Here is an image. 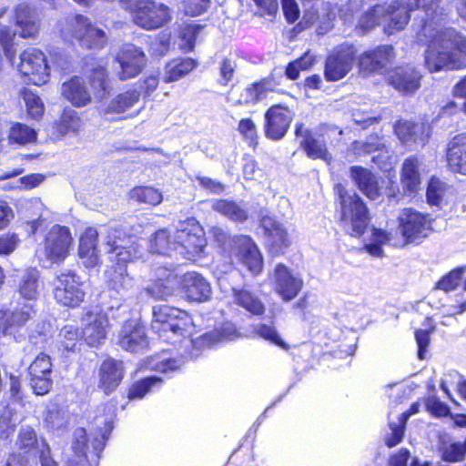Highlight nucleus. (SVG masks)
Instances as JSON below:
<instances>
[{"label": "nucleus", "instance_id": "obj_1", "mask_svg": "<svg viewBox=\"0 0 466 466\" xmlns=\"http://www.w3.org/2000/svg\"><path fill=\"white\" fill-rule=\"evenodd\" d=\"M439 25L423 20L418 33L435 51L431 70L466 68V36L451 27L438 29Z\"/></svg>", "mask_w": 466, "mask_h": 466}, {"label": "nucleus", "instance_id": "obj_2", "mask_svg": "<svg viewBox=\"0 0 466 466\" xmlns=\"http://www.w3.org/2000/svg\"><path fill=\"white\" fill-rule=\"evenodd\" d=\"M411 0H393L390 4H376L365 11L359 18L357 28L366 34L386 20L383 32L388 35L402 31L410 20L413 10H409Z\"/></svg>", "mask_w": 466, "mask_h": 466}, {"label": "nucleus", "instance_id": "obj_3", "mask_svg": "<svg viewBox=\"0 0 466 466\" xmlns=\"http://www.w3.org/2000/svg\"><path fill=\"white\" fill-rule=\"evenodd\" d=\"M151 328L160 338L166 340L174 339V343L191 339L194 321L191 315L179 308L167 304L156 305L152 308Z\"/></svg>", "mask_w": 466, "mask_h": 466}, {"label": "nucleus", "instance_id": "obj_4", "mask_svg": "<svg viewBox=\"0 0 466 466\" xmlns=\"http://www.w3.org/2000/svg\"><path fill=\"white\" fill-rule=\"evenodd\" d=\"M339 224L350 237L364 235L370 221V210L364 200L357 194H349L345 187L338 184Z\"/></svg>", "mask_w": 466, "mask_h": 466}, {"label": "nucleus", "instance_id": "obj_5", "mask_svg": "<svg viewBox=\"0 0 466 466\" xmlns=\"http://www.w3.org/2000/svg\"><path fill=\"white\" fill-rule=\"evenodd\" d=\"M211 233L214 240L219 245H223L229 239L228 257L234 255L253 276H258L262 273L264 268L263 255L249 235L237 234L230 237L223 228L218 227L213 228Z\"/></svg>", "mask_w": 466, "mask_h": 466}, {"label": "nucleus", "instance_id": "obj_6", "mask_svg": "<svg viewBox=\"0 0 466 466\" xmlns=\"http://www.w3.org/2000/svg\"><path fill=\"white\" fill-rule=\"evenodd\" d=\"M61 35L69 44H78L86 49H101L106 42L105 32L94 26L91 20L83 15H76L70 19L61 30Z\"/></svg>", "mask_w": 466, "mask_h": 466}, {"label": "nucleus", "instance_id": "obj_7", "mask_svg": "<svg viewBox=\"0 0 466 466\" xmlns=\"http://www.w3.org/2000/svg\"><path fill=\"white\" fill-rule=\"evenodd\" d=\"M36 315L34 303H23L13 309H0V335L12 338L16 342L22 341Z\"/></svg>", "mask_w": 466, "mask_h": 466}, {"label": "nucleus", "instance_id": "obj_8", "mask_svg": "<svg viewBox=\"0 0 466 466\" xmlns=\"http://www.w3.org/2000/svg\"><path fill=\"white\" fill-rule=\"evenodd\" d=\"M52 294L56 303L67 309L79 308L86 298L84 283L73 270L61 272L55 278Z\"/></svg>", "mask_w": 466, "mask_h": 466}, {"label": "nucleus", "instance_id": "obj_9", "mask_svg": "<svg viewBox=\"0 0 466 466\" xmlns=\"http://www.w3.org/2000/svg\"><path fill=\"white\" fill-rule=\"evenodd\" d=\"M175 246L183 258L195 260L202 257L207 246L203 227L195 218H187L175 233Z\"/></svg>", "mask_w": 466, "mask_h": 466}, {"label": "nucleus", "instance_id": "obj_10", "mask_svg": "<svg viewBox=\"0 0 466 466\" xmlns=\"http://www.w3.org/2000/svg\"><path fill=\"white\" fill-rule=\"evenodd\" d=\"M398 229L405 244H420L433 231V218L428 213L405 208L398 217Z\"/></svg>", "mask_w": 466, "mask_h": 466}, {"label": "nucleus", "instance_id": "obj_11", "mask_svg": "<svg viewBox=\"0 0 466 466\" xmlns=\"http://www.w3.org/2000/svg\"><path fill=\"white\" fill-rule=\"evenodd\" d=\"M357 59V48L351 43H342L335 46L324 61L323 75L328 82H337L352 70Z\"/></svg>", "mask_w": 466, "mask_h": 466}, {"label": "nucleus", "instance_id": "obj_12", "mask_svg": "<svg viewBox=\"0 0 466 466\" xmlns=\"http://www.w3.org/2000/svg\"><path fill=\"white\" fill-rule=\"evenodd\" d=\"M135 25L145 30H156L171 20L168 6L154 0H137L131 10Z\"/></svg>", "mask_w": 466, "mask_h": 466}, {"label": "nucleus", "instance_id": "obj_13", "mask_svg": "<svg viewBox=\"0 0 466 466\" xmlns=\"http://www.w3.org/2000/svg\"><path fill=\"white\" fill-rule=\"evenodd\" d=\"M18 71L26 77L25 82L42 86L48 81L49 66L45 53L36 47H27L20 54Z\"/></svg>", "mask_w": 466, "mask_h": 466}, {"label": "nucleus", "instance_id": "obj_14", "mask_svg": "<svg viewBox=\"0 0 466 466\" xmlns=\"http://www.w3.org/2000/svg\"><path fill=\"white\" fill-rule=\"evenodd\" d=\"M423 75L410 63L401 64L389 68L385 73V81L404 96H413L421 86Z\"/></svg>", "mask_w": 466, "mask_h": 466}, {"label": "nucleus", "instance_id": "obj_15", "mask_svg": "<svg viewBox=\"0 0 466 466\" xmlns=\"http://www.w3.org/2000/svg\"><path fill=\"white\" fill-rule=\"evenodd\" d=\"M73 237L69 227L53 225L43 239L45 257L52 263L60 264L69 255Z\"/></svg>", "mask_w": 466, "mask_h": 466}, {"label": "nucleus", "instance_id": "obj_16", "mask_svg": "<svg viewBox=\"0 0 466 466\" xmlns=\"http://www.w3.org/2000/svg\"><path fill=\"white\" fill-rule=\"evenodd\" d=\"M293 118L294 112L287 104L271 105L264 112V136L272 141L281 140L289 130Z\"/></svg>", "mask_w": 466, "mask_h": 466}, {"label": "nucleus", "instance_id": "obj_17", "mask_svg": "<svg viewBox=\"0 0 466 466\" xmlns=\"http://www.w3.org/2000/svg\"><path fill=\"white\" fill-rule=\"evenodd\" d=\"M82 340L91 348L105 342L110 329L107 314L102 310H86L80 317Z\"/></svg>", "mask_w": 466, "mask_h": 466}, {"label": "nucleus", "instance_id": "obj_18", "mask_svg": "<svg viewBox=\"0 0 466 466\" xmlns=\"http://www.w3.org/2000/svg\"><path fill=\"white\" fill-rule=\"evenodd\" d=\"M396 57L392 45H379L357 55L359 73L363 76L381 73Z\"/></svg>", "mask_w": 466, "mask_h": 466}, {"label": "nucleus", "instance_id": "obj_19", "mask_svg": "<svg viewBox=\"0 0 466 466\" xmlns=\"http://www.w3.org/2000/svg\"><path fill=\"white\" fill-rule=\"evenodd\" d=\"M82 73L86 76L95 97L102 99L109 93L110 78L103 59L86 56L83 58Z\"/></svg>", "mask_w": 466, "mask_h": 466}, {"label": "nucleus", "instance_id": "obj_20", "mask_svg": "<svg viewBox=\"0 0 466 466\" xmlns=\"http://www.w3.org/2000/svg\"><path fill=\"white\" fill-rule=\"evenodd\" d=\"M259 226L267 238L266 248L269 256L275 258L284 255L291 244L287 229L268 215L260 216Z\"/></svg>", "mask_w": 466, "mask_h": 466}, {"label": "nucleus", "instance_id": "obj_21", "mask_svg": "<svg viewBox=\"0 0 466 466\" xmlns=\"http://www.w3.org/2000/svg\"><path fill=\"white\" fill-rule=\"evenodd\" d=\"M116 61L119 64L117 77L125 81L137 76L147 64V56L144 51L133 45H124L116 53Z\"/></svg>", "mask_w": 466, "mask_h": 466}, {"label": "nucleus", "instance_id": "obj_22", "mask_svg": "<svg viewBox=\"0 0 466 466\" xmlns=\"http://www.w3.org/2000/svg\"><path fill=\"white\" fill-rule=\"evenodd\" d=\"M177 284L178 285V274L176 269L159 266L154 269L153 279L144 291L154 300H167L174 295Z\"/></svg>", "mask_w": 466, "mask_h": 466}, {"label": "nucleus", "instance_id": "obj_23", "mask_svg": "<svg viewBox=\"0 0 466 466\" xmlns=\"http://www.w3.org/2000/svg\"><path fill=\"white\" fill-rule=\"evenodd\" d=\"M125 364L121 360L106 358L98 368L97 387L106 394L114 392L125 378Z\"/></svg>", "mask_w": 466, "mask_h": 466}, {"label": "nucleus", "instance_id": "obj_24", "mask_svg": "<svg viewBox=\"0 0 466 466\" xmlns=\"http://www.w3.org/2000/svg\"><path fill=\"white\" fill-rule=\"evenodd\" d=\"M276 292L283 301H291L302 290L304 281L301 277L294 275L290 268L283 263H278L274 268Z\"/></svg>", "mask_w": 466, "mask_h": 466}, {"label": "nucleus", "instance_id": "obj_25", "mask_svg": "<svg viewBox=\"0 0 466 466\" xmlns=\"http://www.w3.org/2000/svg\"><path fill=\"white\" fill-rule=\"evenodd\" d=\"M178 289L188 301L204 302L211 296L210 284L196 271H187L178 276Z\"/></svg>", "mask_w": 466, "mask_h": 466}, {"label": "nucleus", "instance_id": "obj_26", "mask_svg": "<svg viewBox=\"0 0 466 466\" xmlns=\"http://www.w3.org/2000/svg\"><path fill=\"white\" fill-rule=\"evenodd\" d=\"M117 344L127 351L137 352L147 344L146 328L139 321L128 319L121 326Z\"/></svg>", "mask_w": 466, "mask_h": 466}, {"label": "nucleus", "instance_id": "obj_27", "mask_svg": "<svg viewBox=\"0 0 466 466\" xmlns=\"http://www.w3.org/2000/svg\"><path fill=\"white\" fill-rule=\"evenodd\" d=\"M392 129L405 147L424 146L429 140V134L423 123L399 118L394 122Z\"/></svg>", "mask_w": 466, "mask_h": 466}, {"label": "nucleus", "instance_id": "obj_28", "mask_svg": "<svg viewBox=\"0 0 466 466\" xmlns=\"http://www.w3.org/2000/svg\"><path fill=\"white\" fill-rule=\"evenodd\" d=\"M444 156L449 171L466 176V133H459L449 140Z\"/></svg>", "mask_w": 466, "mask_h": 466}, {"label": "nucleus", "instance_id": "obj_29", "mask_svg": "<svg viewBox=\"0 0 466 466\" xmlns=\"http://www.w3.org/2000/svg\"><path fill=\"white\" fill-rule=\"evenodd\" d=\"M98 240V231L93 227L86 228L79 237L77 254L87 268H95L100 263Z\"/></svg>", "mask_w": 466, "mask_h": 466}, {"label": "nucleus", "instance_id": "obj_30", "mask_svg": "<svg viewBox=\"0 0 466 466\" xmlns=\"http://www.w3.org/2000/svg\"><path fill=\"white\" fill-rule=\"evenodd\" d=\"M417 156L406 157L400 167V183L408 197H414L420 188L421 177Z\"/></svg>", "mask_w": 466, "mask_h": 466}, {"label": "nucleus", "instance_id": "obj_31", "mask_svg": "<svg viewBox=\"0 0 466 466\" xmlns=\"http://www.w3.org/2000/svg\"><path fill=\"white\" fill-rule=\"evenodd\" d=\"M62 96L74 106L81 107L92 101L91 93L86 86L84 79L79 76H73L62 84Z\"/></svg>", "mask_w": 466, "mask_h": 466}, {"label": "nucleus", "instance_id": "obj_32", "mask_svg": "<svg viewBox=\"0 0 466 466\" xmlns=\"http://www.w3.org/2000/svg\"><path fill=\"white\" fill-rule=\"evenodd\" d=\"M350 177L358 188L370 199L375 200L380 195L378 177L369 169L361 166H352L350 168Z\"/></svg>", "mask_w": 466, "mask_h": 466}, {"label": "nucleus", "instance_id": "obj_33", "mask_svg": "<svg viewBox=\"0 0 466 466\" xmlns=\"http://www.w3.org/2000/svg\"><path fill=\"white\" fill-rule=\"evenodd\" d=\"M198 61L189 56H176L168 60L164 67L163 81L172 83L182 79L198 66Z\"/></svg>", "mask_w": 466, "mask_h": 466}, {"label": "nucleus", "instance_id": "obj_34", "mask_svg": "<svg viewBox=\"0 0 466 466\" xmlns=\"http://www.w3.org/2000/svg\"><path fill=\"white\" fill-rule=\"evenodd\" d=\"M16 291L25 303L35 304L40 294V274L36 268H28L24 272Z\"/></svg>", "mask_w": 466, "mask_h": 466}, {"label": "nucleus", "instance_id": "obj_35", "mask_svg": "<svg viewBox=\"0 0 466 466\" xmlns=\"http://www.w3.org/2000/svg\"><path fill=\"white\" fill-rule=\"evenodd\" d=\"M233 302L252 316L261 317L266 312V306L251 290L240 288L232 289Z\"/></svg>", "mask_w": 466, "mask_h": 466}, {"label": "nucleus", "instance_id": "obj_36", "mask_svg": "<svg viewBox=\"0 0 466 466\" xmlns=\"http://www.w3.org/2000/svg\"><path fill=\"white\" fill-rule=\"evenodd\" d=\"M215 212L221 214L236 223H244L248 218V212L237 201L228 198L216 199L211 206Z\"/></svg>", "mask_w": 466, "mask_h": 466}, {"label": "nucleus", "instance_id": "obj_37", "mask_svg": "<svg viewBox=\"0 0 466 466\" xmlns=\"http://www.w3.org/2000/svg\"><path fill=\"white\" fill-rule=\"evenodd\" d=\"M443 0H411L409 10L421 8L425 14L423 20L431 24H441L446 17L445 8L442 5Z\"/></svg>", "mask_w": 466, "mask_h": 466}, {"label": "nucleus", "instance_id": "obj_38", "mask_svg": "<svg viewBox=\"0 0 466 466\" xmlns=\"http://www.w3.org/2000/svg\"><path fill=\"white\" fill-rule=\"evenodd\" d=\"M299 147L310 159L327 160L330 157L326 142L316 137L309 129L305 130L304 137L299 142Z\"/></svg>", "mask_w": 466, "mask_h": 466}, {"label": "nucleus", "instance_id": "obj_39", "mask_svg": "<svg viewBox=\"0 0 466 466\" xmlns=\"http://www.w3.org/2000/svg\"><path fill=\"white\" fill-rule=\"evenodd\" d=\"M128 199L139 205L156 207L163 201V195L154 187L136 186L128 191Z\"/></svg>", "mask_w": 466, "mask_h": 466}, {"label": "nucleus", "instance_id": "obj_40", "mask_svg": "<svg viewBox=\"0 0 466 466\" xmlns=\"http://www.w3.org/2000/svg\"><path fill=\"white\" fill-rule=\"evenodd\" d=\"M205 25L194 22L182 25L177 31L178 48L183 54L194 51L197 38Z\"/></svg>", "mask_w": 466, "mask_h": 466}, {"label": "nucleus", "instance_id": "obj_41", "mask_svg": "<svg viewBox=\"0 0 466 466\" xmlns=\"http://www.w3.org/2000/svg\"><path fill=\"white\" fill-rule=\"evenodd\" d=\"M162 383L163 380L157 376H148L137 380L129 385L127 396L129 400L143 399L154 387H160Z\"/></svg>", "mask_w": 466, "mask_h": 466}, {"label": "nucleus", "instance_id": "obj_42", "mask_svg": "<svg viewBox=\"0 0 466 466\" xmlns=\"http://www.w3.org/2000/svg\"><path fill=\"white\" fill-rule=\"evenodd\" d=\"M7 139L10 145L24 146L28 143L35 142L37 139V133L34 128L29 127L27 125L15 122L9 129Z\"/></svg>", "mask_w": 466, "mask_h": 466}, {"label": "nucleus", "instance_id": "obj_43", "mask_svg": "<svg viewBox=\"0 0 466 466\" xmlns=\"http://www.w3.org/2000/svg\"><path fill=\"white\" fill-rule=\"evenodd\" d=\"M108 253L115 254V258L113 260L114 268L115 269L118 268L120 270V275L125 277L127 276L126 268L127 264L133 262L137 257V246L136 242H134L114 251H109Z\"/></svg>", "mask_w": 466, "mask_h": 466}, {"label": "nucleus", "instance_id": "obj_44", "mask_svg": "<svg viewBox=\"0 0 466 466\" xmlns=\"http://www.w3.org/2000/svg\"><path fill=\"white\" fill-rule=\"evenodd\" d=\"M135 237L127 232L122 227H112L108 229L106 237V245L109 251L127 246L135 242Z\"/></svg>", "mask_w": 466, "mask_h": 466}, {"label": "nucleus", "instance_id": "obj_45", "mask_svg": "<svg viewBox=\"0 0 466 466\" xmlns=\"http://www.w3.org/2000/svg\"><path fill=\"white\" fill-rule=\"evenodd\" d=\"M60 348L65 352H74L82 340L79 328L74 325H65L59 332Z\"/></svg>", "mask_w": 466, "mask_h": 466}, {"label": "nucleus", "instance_id": "obj_46", "mask_svg": "<svg viewBox=\"0 0 466 466\" xmlns=\"http://www.w3.org/2000/svg\"><path fill=\"white\" fill-rule=\"evenodd\" d=\"M237 130L249 147L255 150L258 147L259 135L257 125L251 117L239 119Z\"/></svg>", "mask_w": 466, "mask_h": 466}, {"label": "nucleus", "instance_id": "obj_47", "mask_svg": "<svg viewBox=\"0 0 466 466\" xmlns=\"http://www.w3.org/2000/svg\"><path fill=\"white\" fill-rule=\"evenodd\" d=\"M175 246V237L172 238L167 228L157 229L150 239V248L157 254L165 255L171 249L176 250Z\"/></svg>", "mask_w": 466, "mask_h": 466}, {"label": "nucleus", "instance_id": "obj_48", "mask_svg": "<svg viewBox=\"0 0 466 466\" xmlns=\"http://www.w3.org/2000/svg\"><path fill=\"white\" fill-rule=\"evenodd\" d=\"M255 332L260 339L268 341L270 344L275 345L283 350L288 351L290 350L289 344L282 339L278 329L274 325L260 323L258 325Z\"/></svg>", "mask_w": 466, "mask_h": 466}, {"label": "nucleus", "instance_id": "obj_49", "mask_svg": "<svg viewBox=\"0 0 466 466\" xmlns=\"http://www.w3.org/2000/svg\"><path fill=\"white\" fill-rule=\"evenodd\" d=\"M138 101V95L134 91L120 93L116 96L106 107L107 113H123Z\"/></svg>", "mask_w": 466, "mask_h": 466}, {"label": "nucleus", "instance_id": "obj_50", "mask_svg": "<svg viewBox=\"0 0 466 466\" xmlns=\"http://www.w3.org/2000/svg\"><path fill=\"white\" fill-rule=\"evenodd\" d=\"M423 325L427 326V329H418L414 332L416 343L418 345V358L423 360L425 352L431 342V335L435 330V325L431 317H426Z\"/></svg>", "mask_w": 466, "mask_h": 466}, {"label": "nucleus", "instance_id": "obj_51", "mask_svg": "<svg viewBox=\"0 0 466 466\" xmlns=\"http://www.w3.org/2000/svg\"><path fill=\"white\" fill-rule=\"evenodd\" d=\"M464 270L463 267L452 268L435 283L433 289L446 293L455 290L460 285Z\"/></svg>", "mask_w": 466, "mask_h": 466}, {"label": "nucleus", "instance_id": "obj_52", "mask_svg": "<svg viewBox=\"0 0 466 466\" xmlns=\"http://www.w3.org/2000/svg\"><path fill=\"white\" fill-rule=\"evenodd\" d=\"M80 116L75 110L71 108H65L56 121V126L59 133L66 134L70 131H77L80 127Z\"/></svg>", "mask_w": 466, "mask_h": 466}, {"label": "nucleus", "instance_id": "obj_53", "mask_svg": "<svg viewBox=\"0 0 466 466\" xmlns=\"http://www.w3.org/2000/svg\"><path fill=\"white\" fill-rule=\"evenodd\" d=\"M16 445L18 450L30 453L38 449V437L31 426L22 427L18 432Z\"/></svg>", "mask_w": 466, "mask_h": 466}, {"label": "nucleus", "instance_id": "obj_54", "mask_svg": "<svg viewBox=\"0 0 466 466\" xmlns=\"http://www.w3.org/2000/svg\"><path fill=\"white\" fill-rule=\"evenodd\" d=\"M22 97L25 101L26 112L33 119H40L45 112V106L39 96L27 88L22 90Z\"/></svg>", "mask_w": 466, "mask_h": 466}, {"label": "nucleus", "instance_id": "obj_55", "mask_svg": "<svg viewBox=\"0 0 466 466\" xmlns=\"http://www.w3.org/2000/svg\"><path fill=\"white\" fill-rule=\"evenodd\" d=\"M446 191V184L439 177H431L426 189V200L430 206H440Z\"/></svg>", "mask_w": 466, "mask_h": 466}, {"label": "nucleus", "instance_id": "obj_56", "mask_svg": "<svg viewBox=\"0 0 466 466\" xmlns=\"http://www.w3.org/2000/svg\"><path fill=\"white\" fill-rule=\"evenodd\" d=\"M28 372L30 375H50L52 372V361L48 354L40 352L31 362Z\"/></svg>", "mask_w": 466, "mask_h": 466}, {"label": "nucleus", "instance_id": "obj_57", "mask_svg": "<svg viewBox=\"0 0 466 466\" xmlns=\"http://www.w3.org/2000/svg\"><path fill=\"white\" fill-rule=\"evenodd\" d=\"M257 7L255 15L274 19L279 13V0H252Z\"/></svg>", "mask_w": 466, "mask_h": 466}, {"label": "nucleus", "instance_id": "obj_58", "mask_svg": "<svg viewBox=\"0 0 466 466\" xmlns=\"http://www.w3.org/2000/svg\"><path fill=\"white\" fill-rule=\"evenodd\" d=\"M15 32L8 25H4L0 26V46L5 55L11 59L15 56Z\"/></svg>", "mask_w": 466, "mask_h": 466}, {"label": "nucleus", "instance_id": "obj_59", "mask_svg": "<svg viewBox=\"0 0 466 466\" xmlns=\"http://www.w3.org/2000/svg\"><path fill=\"white\" fill-rule=\"evenodd\" d=\"M19 235L15 232H6L0 235V256L12 254L20 243Z\"/></svg>", "mask_w": 466, "mask_h": 466}, {"label": "nucleus", "instance_id": "obj_60", "mask_svg": "<svg viewBox=\"0 0 466 466\" xmlns=\"http://www.w3.org/2000/svg\"><path fill=\"white\" fill-rule=\"evenodd\" d=\"M30 377L31 387L35 395L44 396L50 391L53 385L50 375H30Z\"/></svg>", "mask_w": 466, "mask_h": 466}, {"label": "nucleus", "instance_id": "obj_61", "mask_svg": "<svg viewBox=\"0 0 466 466\" xmlns=\"http://www.w3.org/2000/svg\"><path fill=\"white\" fill-rule=\"evenodd\" d=\"M465 458L461 442H452L446 446L441 452V459L448 462H459Z\"/></svg>", "mask_w": 466, "mask_h": 466}, {"label": "nucleus", "instance_id": "obj_62", "mask_svg": "<svg viewBox=\"0 0 466 466\" xmlns=\"http://www.w3.org/2000/svg\"><path fill=\"white\" fill-rule=\"evenodd\" d=\"M425 406L427 411L435 418L447 417L451 414L450 408L435 397L429 398L426 400Z\"/></svg>", "mask_w": 466, "mask_h": 466}, {"label": "nucleus", "instance_id": "obj_63", "mask_svg": "<svg viewBox=\"0 0 466 466\" xmlns=\"http://www.w3.org/2000/svg\"><path fill=\"white\" fill-rule=\"evenodd\" d=\"M282 11L286 22L294 24L300 16V10L296 0H281Z\"/></svg>", "mask_w": 466, "mask_h": 466}, {"label": "nucleus", "instance_id": "obj_64", "mask_svg": "<svg viewBox=\"0 0 466 466\" xmlns=\"http://www.w3.org/2000/svg\"><path fill=\"white\" fill-rule=\"evenodd\" d=\"M20 29L19 36L23 39L35 38L38 35L40 25L38 21L34 17L31 20L16 25Z\"/></svg>", "mask_w": 466, "mask_h": 466}]
</instances>
